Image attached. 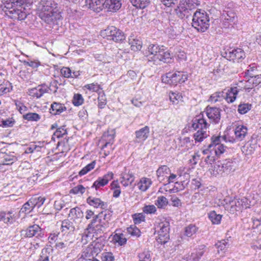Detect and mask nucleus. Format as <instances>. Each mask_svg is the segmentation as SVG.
Instances as JSON below:
<instances>
[{"label":"nucleus","instance_id":"nucleus-1","mask_svg":"<svg viewBox=\"0 0 261 261\" xmlns=\"http://www.w3.org/2000/svg\"><path fill=\"white\" fill-rule=\"evenodd\" d=\"M38 9L39 16L47 24L54 23L61 18L57 9V4L54 0H41Z\"/></svg>","mask_w":261,"mask_h":261},{"label":"nucleus","instance_id":"nucleus-2","mask_svg":"<svg viewBox=\"0 0 261 261\" xmlns=\"http://www.w3.org/2000/svg\"><path fill=\"white\" fill-rule=\"evenodd\" d=\"M144 54L147 58L148 61L152 62L154 65L160 64L161 62L169 63L172 60L170 53L165 51L163 46L160 47L157 44L149 45Z\"/></svg>","mask_w":261,"mask_h":261},{"label":"nucleus","instance_id":"nucleus-3","mask_svg":"<svg viewBox=\"0 0 261 261\" xmlns=\"http://www.w3.org/2000/svg\"><path fill=\"white\" fill-rule=\"evenodd\" d=\"M28 0H4L2 5V10L10 18L18 20H24L27 13L22 10L21 7Z\"/></svg>","mask_w":261,"mask_h":261},{"label":"nucleus","instance_id":"nucleus-4","mask_svg":"<svg viewBox=\"0 0 261 261\" xmlns=\"http://www.w3.org/2000/svg\"><path fill=\"white\" fill-rule=\"evenodd\" d=\"M192 25L198 32H205L210 27L209 15L203 10H196L193 15Z\"/></svg>","mask_w":261,"mask_h":261},{"label":"nucleus","instance_id":"nucleus-5","mask_svg":"<svg viewBox=\"0 0 261 261\" xmlns=\"http://www.w3.org/2000/svg\"><path fill=\"white\" fill-rule=\"evenodd\" d=\"M102 34L107 39L115 42H122L125 39L124 33L114 26L108 27Z\"/></svg>","mask_w":261,"mask_h":261},{"label":"nucleus","instance_id":"nucleus-6","mask_svg":"<svg viewBox=\"0 0 261 261\" xmlns=\"http://www.w3.org/2000/svg\"><path fill=\"white\" fill-rule=\"evenodd\" d=\"M221 140L227 142V138L226 136H214L211 138V142L208 145L210 149L214 147L213 150V153L215 155L219 156L221 154L224 153L226 147L223 144H221Z\"/></svg>","mask_w":261,"mask_h":261},{"label":"nucleus","instance_id":"nucleus-7","mask_svg":"<svg viewBox=\"0 0 261 261\" xmlns=\"http://www.w3.org/2000/svg\"><path fill=\"white\" fill-rule=\"evenodd\" d=\"M250 201L246 197L241 199L234 198L230 201L229 211L230 213L234 214L237 211H240L243 208H246L249 207Z\"/></svg>","mask_w":261,"mask_h":261},{"label":"nucleus","instance_id":"nucleus-8","mask_svg":"<svg viewBox=\"0 0 261 261\" xmlns=\"http://www.w3.org/2000/svg\"><path fill=\"white\" fill-rule=\"evenodd\" d=\"M160 229L158 231V237L156 239L158 242L165 244L169 239V223L164 221L159 224Z\"/></svg>","mask_w":261,"mask_h":261},{"label":"nucleus","instance_id":"nucleus-9","mask_svg":"<svg viewBox=\"0 0 261 261\" xmlns=\"http://www.w3.org/2000/svg\"><path fill=\"white\" fill-rule=\"evenodd\" d=\"M226 57L230 61L239 62L245 58V53L241 48H237L226 52Z\"/></svg>","mask_w":261,"mask_h":261},{"label":"nucleus","instance_id":"nucleus-10","mask_svg":"<svg viewBox=\"0 0 261 261\" xmlns=\"http://www.w3.org/2000/svg\"><path fill=\"white\" fill-rule=\"evenodd\" d=\"M114 174L112 172H109L107 174L102 177H99L93 184L92 188H95L98 190L101 187L107 185L109 181L113 178Z\"/></svg>","mask_w":261,"mask_h":261},{"label":"nucleus","instance_id":"nucleus-11","mask_svg":"<svg viewBox=\"0 0 261 261\" xmlns=\"http://www.w3.org/2000/svg\"><path fill=\"white\" fill-rule=\"evenodd\" d=\"M205 112L207 117L212 122L217 123L220 120V110L219 108L207 106Z\"/></svg>","mask_w":261,"mask_h":261},{"label":"nucleus","instance_id":"nucleus-12","mask_svg":"<svg viewBox=\"0 0 261 261\" xmlns=\"http://www.w3.org/2000/svg\"><path fill=\"white\" fill-rule=\"evenodd\" d=\"M24 231L25 232L24 237L27 238H32L33 237L41 238L43 235L42 229L37 224L29 226Z\"/></svg>","mask_w":261,"mask_h":261},{"label":"nucleus","instance_id":"nucleus-13","mask_svg":"<svg viewBox=\"0 0 261 261\" xmlns=\"http://www.w3.org/2000/svg\"><path fill=\"white\" fill-rule=\"evenodd\" d=\"M162 82L171 85H176L179 83L178 71L174 73L168 72L162 76Z\"/></svg>","mask_w":261,"mask_h":261},{"label":"nucleus","instance_id":"nucleus-14","mask_svg":"<svg viewBox=\"0 0 261 261\" xmlns=\"http://www.w3.org/2000/svg\"><path fill=\"white\" fill-rule=\"evenodd\" d=\"M49 87L45 84L39 85L37 87L29 90V95L39 98L44 93H47L49 91Z\"/></svg>","mask_w":261,"mask_h":261},{"label":"nucleus","instance_id":"nucleus-15","mask_svg":"<svg viewBox=\"0 0 261 261\" xmlns=\"http://www.w3.org/2000/svg\"><path fill=\"white\" fill-rule=\"evenodd\" d=\"M106 0H86V5L93 11L99 12L105 9Z\"/></svg>","mask_w":261,"mask_h":261},{"label":"nucleus","instance_id":"nucleus-16","mask_svg":"<svg viewBox=\"0 0 261 261\" xmlns=\"http://www.w3.org/2000/svg\"><path fill=\"white\" fill-rule=\"evenodd\" d=\"M208 126L209 124L206 122V120L203 118L202 114L195 117L192 124V127L195 130L198 128H199V130H205Z\"/></svg>","mask_w":261,"mask_h":261},{"label":"nucleus","instance_id":"nucleus-17","mask_svg":"<svg viewBox=\"0 0 261 261\" xmlns=\"http://www.w3.org/2000/svg\"><path fill=\"white\" fill-rule=\"evenodd\" d=\"M175 11L177 16L181 19L189 18L195 12L191 9L186 6L184 4L178 7Z\"/></svg>","mask_w":261,"mask_h":261},{"label":"nucleus","instance_id":"nucleus-18","mask_svg":"<svg viewBox=\"0 0 261 261\" xmlns=\"http://www.w3.org/2000/svg\"><path fill=\"white\" fill-rule=\"evenodd\" d=\"M17 160L13 153L0 152V165H10Z\"/></svg>","mask_w":261,"mask_h":261},{"label":"nucleus","instance_id":"nucleus-19","mask_svg":"<svg viewBox=\"0 0 261 261\" xmlns=\"http://www.w3.org/2000/svg\"><path fill=\"white\" fill-rule=\"evenodd\" d=\"M122 0H106L105 9L108 11L115 12L120 9L122 6Z\"/></svg>","mask_w":261,"mask_h":261},{"label":"nucleus","instance_id":"nucleus-20","mask_svg":"<svg viewBox=\"0 0 261 261\" xmlns=\"http://www.w3.org/2000/svg\"><path fill=\"white\" fill-rule=\"evenodd\" d=\"M98 214L100 216L99 225L100 229L102 230V228L106 229L109 227V221L111 220L112 215L109 211L101 212Z\"/></svg>","mask_w":261,"mask_h":261},{"label":"nucleus","instance_id":"nucleus-21","mask_svg":"<svg viewBox=\"0 0 261 261\" xmlns=\"http://www.w3.org/2000/svg\"><path fill=\"white\" fill-rule=\"evenodd\" d=\"M149 127L148 126L136 131L135 135L137 142H142L146 140L149 136Z\"/></svg>","mask_w":261,"mask_h":261},{"label":"nucleus","instance_id":"nucleus-22","mask_svg":"<svg viewBox=\"0 0 261 261\" xmlns=\"http://www.w3.org/2000/svg\"><path fill=\"white\" fill-rule=\"evenodd\" d=\"M239 92L236 87L230 88L227 92H224V99L228 103H232L236 99Z\"/></svg>","mask_w":261,"mask_h":261},{"label":"nucleus","instance_id":"nucleus-23","mask_svg":"<svg viewBox=\"0 0 261 261\" xmlns=\"http://www.w3.org/2000/svg\"><path fill=\"white\" fill-rule=\"evenodd\" d=\"M87 202L89 205L95 208L100 207L102 209H106L108 206L107 203L101 201L100 199L91 196L87 199Z\"/></svg>","mask_w":261,"mask_h":261},{"label":"nucleus","instance_id":"nucleus-24","mask_svg":"<svg viewBox=\"0 0 261 261\" xmlns=\"http://www.w3.org/2000/svg\"><path fill=\"white\" fill-rule=\"evenodd\" d=\"M170 172V170L169 167L166 165H162L159 167L158 170L156 171V175L158 180L160 182H163L166 175L168 174Z\"/></svg>","mask_w":261,"mask_h":261},{"label":"nucleus","instance_id":"nucleus-25","mask_svg":"<svg viewBox=\"0 0 261 261\" xmlns=\"http://www.w3.org/2000/svg\"><path fill=\"white\" fill-rule=\"evenodd\" d=\"M121 178L122 180L121 182L124 187H127L128 185H131L135 179L134 174L130 172V171L127 172L126 170L122 174Z\"/></svg>","mask_w":261,"mask_h":261},{"label":"nucleus","instance_id":"nucleus-26","mask_svg":"<svg viewBox=\"0 0 261 261\" xmlns=\"http://www.w3.org/2000/svg\"><path fill=\"white\" fill-rule=\"evenodd\" d=\"M61 231L65 233L73 232L75 230L74 223L68 219H65L62 222Z\"/></svg>","mask_w":261,"mask_h":261},{"label":"nucleus","instance_id":"nucleus-27","mask_svg":"<svg viewBox=\"0 0 261 261\" xmlns=\"http://www.w3.org/2000/svg\"><path fill=\"white\" fill-rule=\"evenodd\" d=\"M100 219V216L99 214L95 215L92 218L90 223L88 225L87 229L92 231H96L97 229H100V226L99 225V220Z\"/></svg>","mask_w":261,"mask_h":261},{"label":"nucleus","instance_id":"nucleus-28","mask_svg":"<svg viewBox=\"0 0 261 261\" xmlns=\"http://www.w3.org/2000/svg\"><path fill=\"white\" fill-rule=\"evenodd\" d=\"M247 128L244 125H239L235 128L234 134L236 139L242 141L247 134Z\"/></svg>","mask_w":261,"mask_h":261},{"label":"nucleus","instance_id":"nucleus-29","mask_svg":"<svg viewBox=\"0 0 261 261\" xmlns=\"http://www.w3.org/2000/svg\"><path fill=\"white\" fill-rule=\"evenodd\" d=\"M66 110V108L60 103L53 102L50 109V113L53 115H59Z\"/></svg>","mask_w":261,"mask_h":261},{"label":"nucleus","instance_id":"nucleus-30","mask_svg":"<svg viewBox=\"0 0 261 261\" xmlns=\"http://www.w3.org/2000/svg\"><path fill=\"white\" fill-rule=\"evenodd\" d=\"M223 165V169H224V173L226 172L227 174L230 173L231 171H233L235 170L236 163L232 162L231 160H225L221 161Z\"/></svg>","mask_w":261,"mask_h":261},{"label":"nucleus","instance_id":"nucleus-31","mask_svg":"<svg viewBox=\"0 0 261 261\" xmlns=\"http://www.w3.org/2000/svg\"><path fill=\"white\" fill-rule=\"evenodd\" d=\"M152 184V181L150 178L142 177L138 183V188L143 192L146 191Z\"/></svg>","mask_w":261,"mask_h":261},{"label":"nucleus","instance_id":"nucleus-32","mask_svg":"<svg viewBox=\"0 0 261 261\" xmlns=\"http://www.w3.org/2000/svg\"><path fill=\"white\" fill-rule=\"evenodd\" d=\"M223 99H224V92L218 91L212 94L208 101L212 103H216L222 101Z\"/></svg>","mask_w":261,"mask_h":261},{"label":"nucleus","instance_id":"nucleus-33","mask_svg":"<svg viewBox=\"0 0 261 261\" xmlns=\"http://www.w3.org/2000/svg\"><path fill=\"white\" fill-rule=\"evenodd\" d=\"M223 167L221 161H217L213 166H212V169H210L212 170V174L215 176L222 174L224 173V169H223Z\"/></svg>","mask_w":261,"mask_h":261},{"label":"nucleus","instance_id":"nucleus-34","mask_svg":"<svg viewBox=\"0 0 261 261\" xmlns=\"http://www.w3.org/2000/svg\"><path fill=\"white\" fill-rule=\"evenodd\" d=\"M236 19L237 18L236 17L235 13L233 12L227 13V15L225 16L224 19L223 20V23L224 25L227 27H229V25L232 26V25L234 23Z\"/></svg>","mask_w":261,"mask_h":261},{"label":"nucleus","instance_id":"nucleus-35","mask_svg":"<svg viewBox=\"0 0 261 261\" xmlns=\"http://www.w3.org/2000/svg\"><path fill=\"white\" fill-rule=\"evenodd\" d=\"M34 208L37 207L39 208L44 203L45 198L44 197L35 196L30 199Z\"/></svg>","mask_w":261,"mask_h":261},{"label":"nucleus","instance_id":"nucleus-36","mask_svg":"<svg viewBox=\"0 0 261 261\" xmlns=\"http://www.w3.org/2000/svg\"><path fill=\"white\" fill-rule=\"evenodd\" d=\"M216 246L218 249V252L220 251L224 252L225 250L229 247L230 244L228 239L222 240L216 244Z\"/></svg>","mask_w":261,"mask_h":261},{"label":"nucleus","instance_id":"nucleus-37","mask_svg":"<svg viewBox=\"0 0 261 261\" xmlns=\"http://www.w3.org/2000/svg\"><path fill=\"white\" fill-rule=\"evenodd\" d=\"M222 216L217 214L215 211H212L208 214V218L213 224H219L220 223Z\"/></svg>","mask_w":261,"mask_h":261},{"label":"nucleus","instance_id":"nucleus-38","mask_svg":"<svg viewBox=\"0 0 261 261\" xmlns=\"http://www.w3.org/2000/svg\"><path fill=\"white\" fill-rule=\"evenodd\" d=\"M113 241L115 243H118L119 245L122 246L126 244L127 240L123 233H116L113 236Z\"/></svg>","mask_w":261,"mask_h":261},{"label":"nucleus","instance_id":"nucleus-39","mask_svg":"<svg viewBox=\"0 0 261 261\" xmlns=\"http://www.w3.org/2000/svg\"><path fill=\"white\" fill-rule=\"evenodd\" d=\"M131 4L137 8L143 9L149 4V0H129Z\"/></svg>","mask_w":261,"mask_h":261},{"label":"nucleus","instance_id":"nucleus-40","mask_svg":"<svg viewBox=\"0 0 261 261\" xmlns=\"http://www.w3.org/2000/svg\"><path fill=\"white\" fill-rule=\"evenodd\" d=\"M129 44L132 50L135 51L140 50L142 48V42L139 40L129 39Z\"/></svg>","mask_w":261,"mask_h":261},{"label":"nucleus","instance_id":"nucleus-41","mask_svg":"<svg viewBox=\"0 0 261 261\" xmlns=\"http://www.w3.org/2000/svg\"><path fill=\"white\" fill-rule=\"evenodd\" d=\"M41 118L40 116L36 113H28L23 115V119L30 121H38Z\"/></svg>","mask_w":261,"mask_h":261},{"label":"nucleus","instance_id":"nucleus-42","mask_svg":"<svg viewBox=\"0 0 261 261\" xmlns=\"http://www.w3.org/2000/svg\"><path fill=\"white\" fill-rule=\"evenodd\" d=\"M208 136L205 130H198L194 134V138L196 142H200Z\"/></svg>","mask_w":261,"mask_h":261},{"label":"nucleus","instance_id":"nucleus-43","mask_svg":"<svg viewBox=\"0 0 261 261\" xmlns=\"http://www.w3.org/2000/svg\"><path fill=\"white\" fill-rule=\"evenodd\" d=\"M168 204L167 199L163 196L158 197L157 200L155 202V204L159 208H164Z\"/></svg>","mask_w":261,"mask_h":261},{"label":"nucleus","instance_id":"nucleus-44","mask_svg":"<svg viewBox=\"0 0 261 261\" xmlns=\"http://www.w3.org/2000/svg\"><path fill=\"white\" fill-rule=\"evenodd\" d=\"M69 216H71L76 218H82L84 216L83 212L79 207H75L70 210Z\"/></svg>","mask_w":261,"mask_h":261},{"label":"nucleus","instance_id":"nucleus-45","mask_svg":"<svg viewBox=\"0 0 261 261\" xmlns=\"http://www.w3.org/2000/svg\"><path fill=\"white\" fill-rule=\"evenodd\" d=\"M96 164L95 161H92L91 163L86 165L79 172V175L80 176H83L86 174L88 172L90 171L91 170L94 169Z\"/></svg>","mask_w":261,"mask_h":261},{"label":"nucleus","instance_id":"nucleus-46","mask_svg":"<svg viewBox=\"0 0 261 261\" xmlns=\"http://www.w3.org/2000/svg\"><path fill=\"white\" fill-rule=\"evenodd\" d=\"M34 208L29 199L22 205V207L20 210V213L28 214L32 212Z\"/></svg>","mask_w":261,"mask_h":261},{"label":"nucleus","instance_id":"nucleus-47","mask_svg":"<svg viewBox=\"0 0 261 261\" xmlns=\"http://www.w3.org/2000/svg\"><path fill=\"white\" fill-rule=\"evenodd\" d=\"M184 4L195 12V10L200 5V3L199 0H186V3Z\"/></svg>","mask_w":261,"mask_h":261},{"label":"nucleus","instance_id":"nucleus-48","mask_svg":"<svg viewBox=\"0 0 261 261\" xmlns=\"http://www.w3.org/2000/svg\"><path fill=\"white\" fill-rule=\"evenodd\" d=\"M197 230V228L195 225L190 224L185 228V234L188 237H191L196 233Z\"/></svg>","mask_w":261,"mask_h":261},{"label":"nucleus","instance_id":"nucleus-49","mask_svg":"<svg viewBox=\"0 0 261 261\" xmlns=\"http://www.w3.org/2000/svg\"><path fill=\"white\" fill-rule=\"evenodd\" d=\"M181 95L178 93L175 92H170L169 93V99L173 105L178 104L179 100L182 98Z\"/></svg>","mask_w":261,"mask_h":261},{"label":"nucleus","instance_id":"nucleus-50","mask_svg":"<svg viewBox=\"0 0 261 261\" xmlns=\"http://www.w3.org/2000/svg\"><path fill=\"white\" fill-rule=\"evenodd\" d=\"M15 218L14 215H12V212L9 211L5 212V215L3 221L7 224H12L15 221Z\"/></svg>","mask_w":261,"mask_h":261},{"label":"nucleus","instance_id":"nucleus-51","mask_svg":"<svg viewBox=\"0 0 261 261\" xmlns=\"http://www.w3.org/2000/svg\"><path fill=\"white\" fill-rule=\"evenodd\" d=\"M66 206H67L66 209H68L69 207H71L69 205V203H65L63 200H56L54 202V207L58 211H60L62 208Z\"/></svg>","mask_w":261,"mask_h":261},{"label":"nucleus","instance_id":"nucleus-52","mask_svg":"<svg viewBox=\"0 0 261 261\" xmlns=\"http://www.w3.org/2000/svg\"><path fill=\"white\" fill-rule=\"evenodd\" d=\"M251 108V105L249 103H241L238 106V112L241 114H246Z\"/></svg>","mask_w":261,"mask_h":261},{"label":"nucleus","instance_id":"nucleus-53","mask_svg":"<svg viewBox=\"0 0 261 261\" xmlns=\"http://www.w3.org/2000/svg\"><path fill=\"white\" fill-rule=\"evenodd\" d=\"M139 261H151L150 251L145 250L138 255Z\"/></svg>","mask_w":261,"mask_h":261},{"label":"nucleus","instance_id":"nucleus-54","mask_svg":"<svg viewBox=\"0 0 261 261\" xmlns=\"http://www.w3.org/2000/svg\"><path fill=\"white\" fill-rule=\"evenodd\" d=\"M84 102V98L80 94H75L72 99V103L75 106L82 105Z\"/></svg>","mask_w":261,"mask_h":261},{"label":"nucleus","instance_id":"nucleus-55","mask_svg":"<svg viewBox=\"0 0 261 261\" xmlns=\"http://www.w3.org/2000/svg\"><path fill=\"white\" fill-rule=\"evenodd\" d=\"M72 241L65 240L63 242H58L56 244V248L66 250L72 244Z\"/></svg>","mask_w":261,"mask_h":261},{"label":"nucleus","instance_id":"nucleus-56","mask_svg":"<svg viewBox=\"0 0 261 261\" xmlns=\"http://www.w3.org/2000/svg\"><path fill=\"white\" fill-rule=\"evenodd\" d=\"M127 232L132 236L139 237L140 236V230L135 226L131 225L127 228Z\"/></svg>","mask_w":261,"mask_h":261},{"label":"nucleus","instance_id":"nucleus-57","mask_svg":"<svg viewBox=\"0 0 261 261\" xmlns=\"http://www.w3.org/2000/svg\"><path fill=\"white\" fill-rule=\"evenodd\" d=\"M84 87L90 91L93 92H99V91L102 90V88L97 83H92L86 85Z\"/></svg>","mask_w":261,"mask_h":261},{"label":"nucleus","instance_id":"nucleus-58","mask_svg":"<svg viewBox=\"0 0 261 261\" xmlns=\"http://www.w3.org/2000/svg\"><path fill=\"white\" fill-rule=\"evenodd\" d=\"M145 216L143 213L135 214L133 215L134 222L135 224H138L145 221Z\"/></svg>","mask_w":261,"mask_h":261},{"label":"nucleus","instance_id":"nucleus-59","mask_svg":"<svg viewBox=\"0 0 261 261\" xmlns=\"http://www.w3.org/2000/svg\"><path fill=\"white\" fill-rule=\"evenodd\" d=\"M65 127V126H62L57 128L56 131L54 133L53 136L58 138L63 137L64 135L67 134V130Z\"/></svg>","mask_w":261,"mask_h":261},{"label":"nucleus","instance_id":"nucleus-60","mask_svg":"<svg viewBox=\"0 0 261 261\" xmlns=\"http://www.w3.org/2000/svg\"><path fill=\"white\" fill-rule=\"evenodd\" d=\"M143 211L147 214H154L156 211V208L154 205H147L143 207Z\"/></svg>","mask_w":261,"mask_h":261},{"label":"nucleus","instance_id":"nucleus-61","mask_svg":"<svg viewBox=\"0 0 261 261\" xmlns=\"http://www.w3.org/2000/svg\"><path fill=\"white\" fill-rule=\"evenodd\" d=\"M85 192V188L82 185H79L70 190V193L77 194L79 193L83 194Z\"/></svg>","mask_w":261,"mask_h":261},{"label":"nucleus","instance_id":"nucleus-62","mask_svg":"<svg viewBox=\"0 0 261 261\" xmlns=\"http://www.w3.org/2000/svg\"><path fill=\"white\" fill-rule=\"evenodd\" d=\"M61 73L66 78H70L72 76V71L69 67H63L61 69Z\"/></svg>","mask_w":261,"mask_h":261},{"label":"nucleus","instance_id":"nucleus-63","mask_svg":"<svg viewBox=\"0 0 261 261\" xmlns=\"http://www.w3.org/2000/svg\"><path fill=\"white\" fill-rule=\"evenodd\" d=\"M216 160V155H215L213 150H210V154L207 155L204 161L207 164H212L214 163Z\"/></svg>","mask_w":261,"mask_h":261},{"label":"nucleus","instance_id":"nucleus-64","mask_svg":"<svg viewBox=\"0 0 261 261\" xmlns=\"http://www.w3.org/2000/svg\"><path fill=\"white\" fill-rule=\"evenodd\" d=\"M15 105L17 109L21 113H24L28 110V108L22 103L18 101H15Z\"/></svg>","mask_w":261,"mask_h":261}]
</instances>
